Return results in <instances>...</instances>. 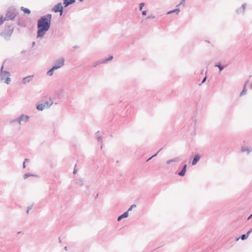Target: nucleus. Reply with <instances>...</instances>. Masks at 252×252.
I'll list each match as a JSON object with an SVG mask.
<instances>
[{
  "label": "nucleus",
  "mask_w": 252,
  "mask_h": 252,
  "mask_svg": "<svg viewBox=\"0 0 252 252\" xmlns=\"http://www.w3.org/2000/svg\"><path fill=\"white\" fill-rule=\"evenodd\" d=\"M52 17H41L37 21V38H42L49 30Z\"/></svg>",
  "instance_id": "1"
},
{
  "label": "nucleus",
  "mask_w": 252,
  "mask_h": 252,
  "mask_svg": "<svg viewBox=\"0 0 252 252\" xmlns=\"http://www.w3.org/2000/svg\"><path fill=\"white\" fill-rule=\"evenodd\" d=\"M3 65H2L0 70V80L1 81H4L6 84H9L11 79L10 78V73L9 71L3 70Z\"/></svg>",
  "instance_id": "2"
},
{
  "label": "nucleus",
  "mask_w": 252,
  "mask_h": 252,
  "mask_svg": "<svg viewBox=\"0 0 252 252\" xmlns=\"http://www.w3.org/2000/svg\"><path fill=\"white\" fill-rule=\"evenodd\" d=\"M13 32V28H11L10 26L7 29L1 32L0 33V35L3 37L5 40H9L10 38V37Z\"/></svg>",
  "instance_id": "3"
},
{
  "label": "nucleus",
  "mask_w": 252,
  "mask_h": 252,
  "mask_svg": "<svg viewBox=\"0 0 252 252\" xmlns=\"http://www.w3.org/2000/svg\"><path fill=\"white\" fill-rule=\"evenodd\" d=\"M51 11L55 13L59 12V16H62L64 12V6H63L62 2H59L54 6L51 9Z\"/></svg>",
  "instance_id": "4"
},
{
  "label": "nucleus",
  "mask_w": 252,
  "mask_h": 252,
  "mask_svg": "<svg viewBox=\"0 0 252 252\" xmlns=\"http://www.w3.org/2000/svg\"><path fill=\"white\" fill-rule=\"evenodd\" d=\"M18 14L19 10L12 6L8 8L5 16H18Z\"/></svg>",
  "instance_id": "5"
},
{
  "label": "nucleus",
  "mask_w": 252,
  "mask_h": 252,
  "mask_svg": "<svg viewBox=\"0 0 252 252\" xmlns=\"http://www.w3.org/2000/svg\"><path fill=\"white\" fill-rule=\"evenodd\" d=\"M64 59L63 57H61L55 61L54 65L53 66H54L56 69H59L64 65Z\"/></svg>",
  "instance_id": "6"
},
{
  "label": "nucleus",
  "mask_w": 252,
  "mask_h": 252,
  "mask_svg": "<svg viewBox=\"0 0 252 252\" xmlns=\"http://www.w3.org/2000/svg\"><path fill=\"white\" fill-rule=\"evenodd\" d=\"M16 17H0V26L2 25L4 21L7 22L6 24H10L9 22L13 21L15 20V18Z\"/></svg>",
  "instance_id": "7"
},
{
  "label": "nucleus",
  "mask_w": 252,
  "mask_h": 252,
  "mask_svg": "<svg viewBox=\"0 0 252 252\" xmlns=\"http://www.w3.org/2000/svg\"><path fill=\"white\" fill-rule=\"evenodd\" d=\"M17 23V24L21 27H26L27 24L26 21L22 18H18L17 19H15L13 21H10V24H13V22H15Z\"/></svg>",
  "instance_id": "8"
},
{
  "label": "nucleus",
  "mask_w": 252,
  "mask_h": 252,
  "mask_svg": "<svg viewBox=\"0 0 252 252\" xmlns=\"http://www.w3.org/2000/svg\"><path fill=\"white\" fill-rule=\"evenodd\" d=\"M34 76L33 75H29L24 77L22 80V83L23 85H27L32 81Z\"/></svg>",
  "instance_id": "9"
},
{
  "label": "nucleus",
  "mask_w": 252,
  "mask_h": 252,
  "mask_svg": "<svg viewBox=\"0 0 252 252\" xmlns=\"http://www.w3.org/2000/svg\"><path fill=\"white\" fill-rule=\"evenodd\" d=\"M241 151L242 153H246L247 155H249L252 152V147L248 146H242Z\"/></svg>",
  "instance_id": "10"
},
{
  "label": "nucleus",
  "mask_w": 252,
  "mask_h": 252,
  "mask_svg": "<svg viewBox=\"0 0 252 252\" xmlns=\"http://www.w3.org/2000/svg\"><path fill=\"white\" fill-rule=\"evenodd\" d=\"M246 6H247V4L246 3H243L241 7H240V8H237L236 10V12L237 14H239V15H241V14H244V12L245 10V9H246Z\"/></svg>",
  "instance_id": "11"
},
{
  "label": "nucleus",
  "mask_w": 252,
  "mask_h": 252,
  "mask_svg": "<svg viewBox=\"0 0 252 252\" xmlns=\"http://www.w3.org/2000/svg\"><path fill=\"white\" fill-rule=\"evenodd\" d=\"M200 158L201 156L199 154H196L191 161V165L193 166L196 165L200 160Z\"/></svg>",
  "instance_id": "12"
},
{
  "label": "nucleus",
  "mask_w": 252,
  "mask_h": 252,
  "mask_svg": "<svg viewBox=\"0 0 252 252\" xmlns=\"http://www.w3.org/2000/svg\"><path fill=\"white\" fill-rule=\"evenodd\" d=\"M248 83H249V80H247V81L245 82V83L243 86V89L240 94V96H243L247 94V86Z\"/></svg>",
  "instance_id": "13"
},
{
  "label": "nucleus",
  "mask_w": 252,
  "mask_h": 252,
  "mask_svg": "<svg viewBox=\"0 0 252 252\" xmlns=\"http://www.w3.org/2000/svg\"><path fill=\"white\" fill-rule=\"evenodd\" d=\"M75 2V0H63V4L64 7H66L70 4L74 3Z\"/></svg>",
  "instance_id": "14"
},
{
  "label": "nucleus",
  "mask_w": 252,
  "mask_h": 252,
  "mask_svg": "<svg viewBox=\"0 0 252 252\" xmlns=\"http://www.w3.org/2000/svg\"><path fill=\"white\" fill-rule=\"evenodd\" d=\"M181 160V158H180L179 157H175V158H173L172 159H169L167 161H166V164H170V163H171L172 162H179V161H180Z\"/></svg>",
  "instance_id": "15"
},
{
  "label": "nucleus",
  "mask_w": 252,
  "mask_h": 252,
  "mask_svg": "<svg viewBox=\"0 0 252 252\" xmlns=\"http://www.w3.org/2000/svg\"><path fill=\"white\" fill-rule=\"evenodd\" d=\"M74 182L80 187H82L84 185V179L83 178L75 179Z\"/></svg>",
  "instance_id": "16"
},
{
  "label": "nucleus",
  "mask_w": 252,
  "mask_h": 252,
  "mask_svg": "<svg viewBox=\"0 0 252 252\" xmlns=\"http://www.w3.org/2000/svg\"><path fill=\"white\" fill-rule=\"evenodd\" d=\"M187 164H185L183 166L181 171H180L179 172H178V175L180 176H185V174H186V170H187Z\"/></svg>",
  "instance_id": "17"
},
{
  "label": "nucleus",
  "mask_w": 252,
  "mask_h": 252,
  "mask_svg": "<svg viewBox=\"0 0 252 252\" xmlns=\"http://www.w3.org/2000/svg\"><path fill=\"white\" fill-rule=\"evenodd\" d=\"M180 11V9L179 8H176L175 9L167 11L163 14L169 15V14H172L173 13H175L176 15H178Z\"/></svg>",
  "instance_id": "18"
},
{
  "label": "nucleus",
  "mask_w": 252,
  "mask_h": 252,
  "mask_svg": "<svg viewBox=\"0 0 252 252\" xmlns=\"http://www.w3.org/2000/svg\"><path fill=\"white\" fill-rule=\"evenodd\" d=\"M128 216V211H126V212H125L124 214H123L122 215H120V216H119V217H118L117 220H118V221H120V220H122L123 219H124V218H127Z\"/></svg>",
  "instance_id": "19"
},
{
  "label": "nucleus",
  "mask_w": 252,
  "mask_h": 252,
  "mask_svg": "<svg viewBox=\"0 0 252 252\" xmlns=\"http://www.w3.org/2000/svg\"><path fill=\"white\" fill-rule=\"evenodd\" d=\"M22 122H28L30 120V117L28 115H22L20 116Z\"/></svg>",
  "instance_id": "20"
},
{
  "label": "nucleus",
  "mask_w": 252,
  "mask_h": 252,
  "mask_svg": "<svg viewBox=\"0 0 252 252\" xmlns=\"http://www.w3.org/2000/svg\"><path fill=\"white\" fill-rule=\"evenodd\" d=\"M46 108L45 104L44 103L38 104L36 106V109L39 111H42Z\"/></svg>",
  "instance_id": "21"
},
{
  "label": "nucleus",
  "mask_w": 252,
  "mask_h": 252,
  "mask_svg": "<svg viewBox=\"0 0 252 252\" xmlns=\"http://www.w3.org/2000/svg\"><path fill=\"white\" fill-rule=\"evenodd\" d=\"M21 10L23 11L25 14L29 15L31 13V10L29 9L25 8L23 6L21 7Z\"/></svg>",
  "instance_id": "22"
},
{
  "label": "nucleus",
  "mask_w": 252,
  "mask_h": 252,
  "mask_svg": "<svg viewBox=\"0 0 252 252\" xmlns=\"http://www.w3.org/2000/svg\"><path fill=\"white\" fill-rule=\"evenodd\" d=\"M113 58V56H109L108 58H106L105 59H103V60H101V63H107L108 62L110 61H111Z\"/></svg>",
  "instance_id": "23"
},
{
  "label": "nucleus",
  "mask_w": 252,
  "mask_h": 252,
  "mask_svg": "<svg viewBox=\"0 0 252 252\" xmlns=\"http://www.w3.org/2000/svg\"><path fill=\"white\" fill-rule=\"evenodd\" d=\"M55 70H56V68L54 66H52V67L47 71V74L50 76H52L53 72Z\"/></svg>",
  "instance_id": "24"
},
{
  "label": "nucleus",
  "mask_w": 252,
  "mask_h": 252,
  "mask_svg": "<svg viewBox=\"0 0 252 252\" xmlns=\"http://www.w3.org/2000/svg\"><path fill=\"white\" fill-rule=\"evenodd\" d=\"M248 237H249V236L248 235V234L247 233L244 234L242 235L240 238H237L236 240L238 241L239 239H241L242 240H246V239H247V238Z\"/></svg>",
  "instance_id": "25"
},
{
  "label": "nucleus",
  "mask_w": 252,
  "mask_h": 252,
  "mask_svg": "<svg viewBox=\"0 0 252 252\" xmlns=\"http://www.w3.org/2000/svg\"><path fill=\"white\" fill-rule=\"evenodd\" d=\"M155 17H146L144 19L142 20V22H144L145 24L148 23V21H149L150 19L154 18Z\"/></svg>",
  "instance_id": "26"
},
{
  "label": "nucleus",
  "mask_w": 252,
  "mask_h": 252,
  "mask_svg": "<svg viewBox=\"0 0 252 252\" xmlns=\"http://www.w3.org/2000/svg\"><path fill=\"white\" fill-rule=\"evenodd\" d=\"M215 66L218 67L219 68L220 72H221L224 69V67L222 65H221L220 63L215 64Z\"/></svg>",
  "instance_id": "27"
},
{
  "label": "nucleus",
  "mask_w": 252,
  "mask_h": 252,
  "mask_svg": "<svg viewBox=\"0 0 252 252\" xmlns=\"http://www.w3.org/2000/svg\"><path fill=\"white\" fill-rule=\"evenodd\" d=\"M53 104V102L49 103L48 101H46L44 103V104H45L46 108H49Z\"/></svg>",
  "instance_id": "28"
},
{
  "label": "nucleus",
  "mask_w": 252,
  "mask_h": 252,
  "mask_svg": "<svg viewBox=\"0 0 252 252\" xmlns=\"http://www.w3.org/2000/svg\"><path fill=\"white\" fill-rule=\"evenodd\" d=\"M102 63H101V60H100V61H98L96 62L95 63H94V64H93V67H96L98 65L100 64H102Z\"/></svg>",
  "instance_id": "29"
},
{
  "label": "nucleus",
  "mask_w": 252,
  "mask_h": 252,
  "mask_svg": "<svg viewBox=\"0 0 252 252\" xmlns=\"http://www.w3.org/2000/svg\"><path fill=\"white\" fill-rule=\"evenodd\" d=\"M31 176H34V175L31 174V173H26L24 175V178L25 179H27L29 177Z\"/></svg>",
  "instance_id": "30"
},
{
  "label": "nucleus",
  "mask_w": 252,
  "mask_h": 252,
  "mask_svg": "<svg viewBox=\"0 0 252 252\" xmlns=\"http://www.w3.org/2000/svg\"><path fill=\"white\" fill-rule=\"evenodd\" d=\"M15 121H16V122H18L19 123L20 126L21 125L22 121L20 116L15 119Z\"/></svg>",
  "instance_id": "31"
},
{
  "label": "nucleus",
  "mask_w": 252,
  "mask_h": 252,
  "mask_svg": "<svg viewBox=\"0 0 252 252\" xmlns=\"http://www.w3.org/2000/svg\"><path fill=\"white\" fill-rule=\"evenodd\" d=\"M136 207V205L135 204H133L128 208V209L127 210V211H128V212L131 211L133 208H135Z\"/></svg>",
  "instance_id": "32"
},
{
  "label": "nucleus",
  "mask_w": 252,
  "mask_h": 252,
  "mask_svg": "<svg viewBox=\"0 0 252 252\" xmlns=\"http://www.w3.org/2000/svg\"><path fill=\"white\" fill-rule=\"evenodd\" d=\"M144 3H141L139 5V9L140 10H142L143 7L144 6Z\"/></svg>",
  "instance_id": "33"
},
{
  "label": "nucleus",
  "mask_w": 252,
  "mask_h": 252,
  "mask_svg": "<svg viewBox=\"0 0 252 252\" xmlns=\"http://www.w3.org/2000/svg\"><path fill=\"white\" fill-rule=\"evenodd\" d=\"M96 139L97 141H101V140H102V137L100 136H99L96 137Z\"/></svg>",
  "instance_id": "34"
},
{
  "label": "nucleus",
  "mask_w": 252,
  "mask_h": 252,
  "mask_svg": "<svg viewBox=\"0 0 252 252\" xmlns=\"http://www.w3.org/2000/svg\"><path fill=\"white\" fill-rule=\"evenodd\" d=\"M206 77H205L203 78V79L202 80V81L201 83H200V84H199V85H201V84H202V83H204V82L206 81Z\"/></svg>",
  "instance_id": "35"
},
{
  "label": "nucleus",
  "mask_w": 252,
  "mask_h": 252,
  "mask_svg": "<svg viewBox=\"0 0 252 252\" xmlns=\"http://www.w3.org/2000/svg\"><path fill=\"white\" fill-rule=\"evenodd\" d=\"M192 120L193 122L194 123V125H195L196 124V117H192Z\"/></svg>",
  "instance_id": "36"
},
{
  "label": "nucleus",
  "mask_w": 252,
  "mask_h": 252,
  "mask_svg": "<svg viewBox=\"0 0 252 252\" xmlns=\"http://www.w3.org/2000/svg\"><path fill=\"white\" fill-rule=\"evenodd\" d=\"M162 150V149H161L160 150H159L156 154H154L153 156H152V158H154L155 157H156L157 156V155L158 154V153Z\"/></svg>",
  "instance_id": "37"
},
{
  "label": "nucleus",
  "mask_w": 252,
  "mask_h": 252,
  "mask_svg": "<svg viewBox=\"0 0 252 252\" xmlns=\"http://www.w3.org/2000/svg\"><path fill=\"white\" fill-rule=\"evenodd\" d=\"M27 161H28V159H25L24 161V163H23V168H25L26 167V165H25V163Z\"/></svg>",
  "instance_id": "38"
},
{
  "label": "nucleus",
  "mask_w": 252,
  "mask_h": 252,
  "mask_svg": "<svg viewBox=\"0 0 252 252\" xmlns=\"http://www.w3.org/2000/svg\"><path fill=\"white\" fill-rule=\"evenodd\" d=\"M252 232V228L250 230H249L247 234H248V236H249V235Z\"/></svg>",
  "instance_id": "39"
},
{
  "label": "nucleus",
  "mask_w": 252,
  "mask_h": 252,
  "mask_svg": "<svg viewBox=\"0 0 252 252\" xmlns=\"http://www.w3.org/2000/svg\"><path fill=\"white\" fill-rule=\"evenodd\" d=\"M32 209V206H29L27 209V213L29 214V211Z\"/></svg>",
  "instance_id": "40"
},
{
  "label": "nucleus",
  "mask_w": 252,
  "mask_h": 252,
  "mask_svg": "<svg viewBox=\"0 0 252 252\" xmlns=\"http://www.w3.org/2000/svg\"><path fill=\"white\" fill-rule=\"evenodd\" d=\"M185 1V0H182V1L178 5H177L176 6V7H178V6H179V5L182 4Z\"/></svg>",
  "instance_id": "41"
},
{
  "label": "nucleus",
  "mask_w": 252,
  "mask_h": 252,
  "mask_svg": "<svg viewBox=\"0 0 252 252\" xmlns=\"http://www.w3.org/2000/svg\"><path fill=\"white\" fill-rule=\"evenodd\" d=\"M146 11L145 10V11H143L142 12V16H145V15H146Z\"/></svg>",
  "instance_id": "42"
},
{
  "label": "nucleus",
  "mask_w": 252,
  "mask_h": 252,
  "mask_svg": "<svg viewBox=\"0 0 252 252\" xmlns=\"http://www.w3.org/2000/svg\"><path fill=\"white\" fill-rule=\"evenodd\" d=\"M77 172V169H76L75 168H74V170H73V173L74 174H75Z\"/></svg>",
  "instance_id": "43"
},
{
  "label": "nucleus",
  "mask_w": 252,
  "mask_h": 252,
  "mask_svg": "<svg viewBox=\"0 0 252 252\" xmlns=\"http://www.w3.org/2000/svg\"><path fill=\"white\" fill-rule=\"evenodd\" d=\"M251 218H252V214L250 216H249V217L248 218L247 220H250Z\"/></svg>",
  "instance_id": "44"
},
{
  "label": "nucleus",
  "mask_w": 252,
  "mask_h": 252,
  "mask_svg": "<svg viewBox=\"0 0 252 252\" xmlns=\"http://www.w3.org/2000/svg\"><path fill=\"white\" fill-rule=\"evenodd\" d=\"M16 122V121H15V119H14L12 121H11L10 123H15Z\"/></svg>",
  "instance_id": "45"
},
{
  "label": "nucleus",
  "mask_w": 252,
  "mask_h": 252,
  "mask_svg": "<svg viewBox=\"0 0 252 252\" xmlns=\"http://www.w3.org/2000/svg\"><path fill=\"white\" fill-rule=\"evenodd\" d=\"M152 158H152V157H150L149 158H148V159L147 160V161H147V162L149 161V160H150Z\"/></svg>",
  "instance_id": "46"
},
{
  "label": "nucleus",
  "mask_w": 252,
  "mask_h": 252,
  "mask_svg": "<svg viewBox=\"0 0 252 252\" xmlns=\"http://www.w3.org/2000/svg\"><path fill=\"white\" fill-rule=\"evenodd\" d=\"M44 16H52V15L51 14H46L45 15H44Z\"/></svg>",
  "instance_id": "47"
},
{
  "label": "nucleus",
  "mask_w": 252,
  "mask_h": 252,
  "mask_svg": "<svg viewBox=\"0 0 252 252\" xmlns=\"http://www.w3.org/2000/svg\"><path fill=\"white\" fill-rule=\"evenodd\" d=\"M64 249L65 251H67L68 250L67 247H66V246L64 247Z\"/></svg>",
  "instance_id": "48"
},
{
  "label": "nucleus",
  "mask_w": 252,
  "mask_h": 252,
  "mask_svg": "<svg viewBox=\"0 0 252 252\" xmlns=\"http://www.w3.org/2000/svg\"><path fill=\"white\" fill-rule=\"evenodd\" d=\"M34 45H35V42H33L32 43V46L33 47V46H34Z\"/></svg>",
  "instance_id": "49"
},
{
  "label": "nucleus",
  "mask_w": 252,
  "mask_h": 252,
  "mask_svg": "<svg viewBox=\"0 0 252 252\" xmlns=\"http://www.w3.org/2000/svg\"><path fill=\"white\" fill-rule=\"evenodd\" d=\"M250 88L252 90V83L250 84Z\"/></svg>",
  "instance_id": "50"
},
{
  "label": "nucleus",
  "mask_w": 252,
  "mask_h": 252,
  "mask_svg": "<svg viewBox=\"0 0 252 252\" xmlns=\"http://www.w3.org/2000/svg\"><path fill=\"white\" fill-rule=\"evenodd\" d=\"M77 47V46H74L73 47V48H74V49H76Z\"/></svg>",
  "instance_id": "51"
},
{
  "label": "nucleus",
  "mask_w": 252,
  "mask_h": 252,
  "mask_svg": "<svg viewBox=\"0 0 252 252\" xmlns=\"http://www.w3.org/2000/svg\"><path fill=\"white\" fill-rule=\"evenodd\" d=\"M80 1H82L83 0H79Z\"/></svg>",
  "instance_id": "52"
}]
</instances>
